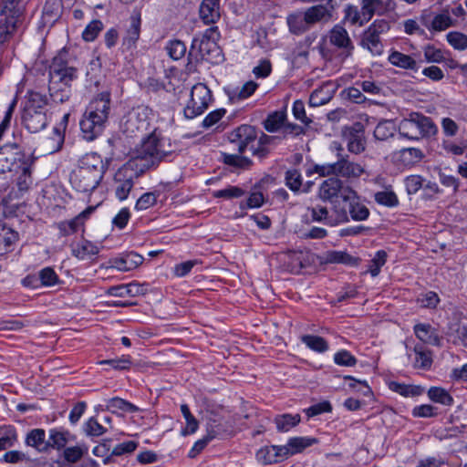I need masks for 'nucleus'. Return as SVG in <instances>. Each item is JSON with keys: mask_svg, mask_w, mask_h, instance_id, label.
Masks as SVG:
<instances>
[{"mask_svg": "<svg viewBox=\"0 0 467 467\" xmlns=\"http://www.w3.org/2000/svg\"><path fill=\"white\" fill-rule=\"evenodd\" d=\"M175 150L171 140L155 129L136 148L135 159L143 161V167L149 169L171 157Z\"/></svg>", "mask_w": 467, "mask_h": 467, "instance_id": "f257e3e1", "label": "nucleus"}, {"mask_svg": "<svg viewBox=\"0 0 467 467\" xmlns=\"http://www.w3.org/2000/svg\"><path fill=\"white\" fill-rule=\"evenodd\" d=\"M104 175V164L101 157L95 153H87L79 160L78 167L71 175V183L81 192H92L99 184Z\"/></svg>", "mask_w": 467, "mask_h": 467, "instance_id": "f03ea898", "label": "nucleus"}, {"mask_svg": "<svg viewBox=\"0 0 467 467\" xmlns=\"http://www.w3.org/2000/svg\"><path fill=\"white\" fill-rule=\"evenodd\" d=\"M313 171L322 177L334 176L352 181L358 179L365 172V169L360 163L351 161L348 155L338 153L337 161L317 164L314 166Z\"/></svg>", "mask_w": 467, "mask_h": 467, "instance_id": "7ed1b4c3", "label": "nucleus"}, {"mask_svg": "<svg viewBox=\"0 0 467 467\" xmlns=\"http://www.w3.org/2000/svg\"><path fill=\"white\" fill-rule=\"evenodd\" d=\"M400 136L412 140L429 138L437 133L438 128L430 117L419 112H411L399 124Z\"/></svg>", "mask_w": 467, "mask_h": 467, "instance_id": "20e7f679", "label": "nucleus"}, {"mask_svg": "<svg viewBox=\"0 0 467 467\" xmlns=\"http://www.w3.org/2000/svg\"><path fill=\"white\" fill-rule=\"evenodd\" d=\"M48 73L49 79L53 80L54 88L57 87L56 83L74 81L78 78V68L67 50L61 49L53 57Z\"/></svg>", "mask_w": 467, "mask_h": 467, "instance_id": "39448f33", "label": "nucleus"}, {"mask_svg": "<svg viewBox=\"0 0 467 467\" xmlns=\"http://www.w3.org/2000/svg\"><path fill=\"white\" fill-rule=\"evenodd\" d=\"M389 29V23L384 19L375 20L360 36L359 45L367 49L372 56L377 57L383 54L384 45L380 36Z\"/></svg>", "mask_w": 467, "mask_h": 467, "instance_id": "423d86ee", "label": "nucleus"}, {"mask_svg": "<svg viewBox=\"0 0 467 467\" xmlns=\"http://www.w3.org/2000/svg\"><path fill=\"white\" fill-rule=\"evenodd\" d=\"M212 100L211 90L206 85L198 83L192 88L191 99L184 108L186 119H193L204 112Z\"/></svg>", "mask_w": 467, "mask_h": 467, "instance_id": "0eeeda50", "label": "nucleus"}, {"mask_svg": "<svg viewBox=\"0 0 467 467\" xmlns=\"http://www.w3.org/2000/svg\"><path fill=\"white\" fill-rule=\"evenodd\" d=\"M149 121L144 109L130 111L123 119L121 129L127 137H139L148 130Z\"/></svg>", "mask_w": 467, "mask_h": 467, "instance_id": "6e6552de", "label": "nucleus"}, {"mask_svg": "<svg viewBox=\"0 0 467 467\" xmlns=\"http://www.w3.org/2000/svg\"><path fill=\"white\" fill-rule=\"evenodd\" d=\"M347 188L351 187L345 185L339 178L329 176V178L324 180L319 185L317 196L323 202L337 205L336 202L339 197L343 200Z\"/></svg>", "mask_w": 467, "mask_h": 467, "instance_id": "1a4fd4ad", "label": "nucleus"}, {"mask_svg": "<svg viewBox=\"0 0 467 467\" xmlns=\"http://www.w3.org/2000/svg\"><path fill=\"white\" fill-rule=\"evenodd\" d=\"M310 213L313 222L325 223L329 225H335L338 223L348 222V212L339 207V205H333L332 211L335 214V218L329 215L328 209L326 206L317 204L314 207L307 208Z\"/></svg>", "mask_w": 467, "mask_h": 467, "instance_id": "9d476101", "label": "nucleus"}, {"mask_svg": "<svg viewBox=\"0 0 467 467\" xmlns=\"http://www.w3.org/2000/svg\"><path fill=\"white\" fill-rule=\"evenodd\" d=\"M228 139L230 143L237 148L238 153H244L256 141L257 133L253 126L241 125L229 133Z\"/></svg>", "mask_w": 467, "mask_h": 467, "instance_id": "9b49d317", "label": "nucleus"}, {"mask_svg": "<svg viewBox=\"0 0 467 467\" xmlns=\"http://www.w3.org/2000/svg\"><path fill=\"white\" fill-rule=\"evenodd\" d=\"M329 42L332 46L340 50L339 56L346 59L349 57L354 50V45L348 31L341 26H335L329 32Z\"/></svg>", "mask_w": 467, "mask_h": 467, "instance_id": "f8f14e48", "label": "nucleus"}, {"mask_svg": "<svg viewBox=\"0 0 467 467\" xmlns=\"http://www.w3.org/2000/svg\"><path fill=\"white\" fill-rule=\"evenodd\" d=\"M0 18V47L8 44L23 26L24 18L17 16L3 15Z\"/></svg>", "mask_w": 467, "mask_h": 467, "instance_id": "ddd939ff", "label": "nucleus"}, {"mask_svg": "<svg viewBox=\"0 0 467 467\" xmlns=\"http://www.w3.org/2000/svg\"><path fill=\"white\" fill-rule=\"evenodd\" d=\"M343 201L348 203V212L354 221H365L369 216V210L360 202V197L353 188H347Z\"/></svg>", "mask_w": 467, "mask_h": 467, "instance_id": "4468645a", "label": "nucleus"}, {"mask_svg": "<svg viewBox=\"0 0 467 467\" xmlns=\"http://www.w3.org/2000/svg\"><path fill=\"white\" fill-rule=\"evenodd\" d=\"M110 96L109 93H101L88 105L86 114L99 122L106 123L110 109Z\"/></svg>", "mask_w": 467, "mask_h": 467, "instance_id": "2eb2a0df", "label": "nucleus"}, {"mask_svg": "<svg viewBox=\"0 0 467 467\" xmlns=\"http://www.w3.org/2000/svg\"><path fill=\"white\" fill-rule=\"evenodd\" d=\"M134 175L135 173L128 168L119 169L116 172L114 177L115 195L119 201H124L128 198L134 186Z\"/></svg>", "mask_w": 467, "mask_h": 467, "instance_id": "dca6fc26", "label": "nucleus"}, {"mask_svg": "<svg viewBox=\"0 0 467 467\" xmlns=\"http://www.w3.org/2000/svg\"><path fill=\"white\" fill-rule=\"evenodd\" d=\"M25 128L30 132H38L47 124V118L44 110H35L33 108H25L22 115Z\"/></svg>", "mask_w": 467, "mask_h": 467, "instance_id": "f3484780", "label": "nucleus"}, {"mask_svg": "<svg viewBox=\"0 0 467 467\" xmlns=\"http://www.w3.org/2000/svg\"><path fill=\"white\" fill-rule=\"evenodd\" d=\"M95 207L89 206L81 212L78 215L69 221H64L58 223V229L63 236H67L77 233L84 228L85 220L94 212Z\"/></svg>", "mask_w": 467, "mask_h": 467, "instance_id": "a211bd4d", "label": "nucleus"}, {"mask_svg": "<svg viewBox=\"0 0 467 467\" xmlns=\"http://www.w3.org/2000/svg\"><path fill=\"white\" fill-rule=\"evenodd\" d=\"M140 35V18L131 16L129 27L122 37L121 50L122 52L131 51L136 48L137 42Z\"/></svg>", "mask_w": 467, "mask_h": 467, "instance_id": "6ab92c4d", "label": "nucleus"}, {"mask_svg": "<svg viewBox=\"0 0 467 467\" xmlns=\"http://www.w3.org/2000/svg\"><path fill=\"white\" fill-rule=\"evenodd\" d=\"M200 17L205 25H213L221 18L220 0H202L199 8Z\"/></svg>", "mask_w": 467, "mask_h": 467, "instance_id": "aec40b11", "label": "nucleus"}, {"mask_svg": "<svg viewBox=\"0 0 467 467\" xmlns=\"http://www.w3.org/2000/svg\"><path fill=\"white\" fill-rule=\"evenodd\" d=\"M414 333L417 338L425 344L441 346V337L438 335L436 329L429 324L415 325Z\"/></svg>", "mask_w": 467, "mask_h": 467, "instance_id": "412c9836", "label": "nucleus"}, {"mask_svg": "<svg viewBox=\"0 0 467 467\" xmlns=\"http://www.w3.org/2000/svg\"><path fill=\"white\" fill-rule=\"evenodd\" d=\"M103 127L104 123L97 121V119L90 118L86 113L80 121L83 138L88 141L95 140L102 132Z\"/></svg>", "mask_w": 467, "mask_h": 467, "instance_id": "4be33fe9", "label": "nucleus"}, {"mask_svg": "<svg viewBox=\"0 0 467 467\" xmlns=\"http://www.w3.org/2000/svg\"><path fill=\"white\" fill-rule=\"evenodd\" d=\"M142 261L143 258L140 254L136 253H130L114 258L111 261V266L119 271L128 272L136 268L142 263Z\"/></svg>", "mask_w": 467, "mask_h": 467, "instance_id": "5701e85b", "label": "nucleus"}, {"mask_svg": "<svg viewBox=\"0 0 467 467\" xmlns=\"http://www.w3.org/2000/svg\"><path fill=\"white\" fill-rule=\"evenodd\" d=\"M72 82L63 81L62 83H56L57 87L54 88L53 80L49 79L48 91L52 100L56 103L67 101L71 96Z\"/></svg>", "mask_w": 467, "mask_h": 467, "instance_id": "b1692460", "label": "nucleus"}, {"mask_svg": "<svg viewBox=\"0 0 467 467\" xmlns=\"http://www.w3.org/2000/svg\"><path fill=\"white\" fill-rule=\"evenodd\" d=\"M286 22L289 31L294 35H302L309 29L305 12H296L288 15Z\"/></svg>", "mask_w": 467, "mask_h": 467, "instance_id": "393cba45", "label": "nucleus"}, {"mask_svg": "<svg viewBox=\"0 0 467 467\" xmlns=\"http://www.w3.org/2000/svg\"><path fill=\"white\" fill-rule=\"evenodd\" d=\"M18 239V234L0 221V254L9 251L11 245Z\"/></svg>", "mask_w": 467, "mask_h": 467, "instance_id": "a878e982", "label": "nucleus"}, {"mask_svg": "<svg viewBox=\"0 0 467 467\" xmlns=\"http://www.w3.org/2000/svg\"><path fill=\"white\" fill-rule=\"evenodd\" d=\"M309 27L319 22H327L331 18L330 11L322 5L312 6L305 12Z\"/></svg>", "mask_w": 467, "mask_h": 467, "instance_id": "bb28decb", "label": "nucleus"}, {"mask_svg": "<svg viewBox=\"0 0 467 467\" xmlns=\"http://www.w3.org/2000/svg\"><path fill=\"white\" fill-rule=\"evenodd\" d=\"M99 252V246L88 240H82L72 245V254L80 260H85L89 256L96 255Z\"/></svg>", "mask_w": 467, "mask_h": 467, "instance_id": "cd10ccee", "label": "nucleus"}, {"mask_svg": "<svg viewBox=\"0 0 467 467\" xmlns=\"http://www.w3.org/2000/svg\"><path fill=\"white\" fill-rule=\"evenodd\" d=\"M215 36H218V28L217 26H212L205 30L202 38H193L190 50V55L194 49L198 48V51L203 57V52L206 47L209 46L210 41L212 40L214 43Z\"/></svg>", "mask_w": 467, "mask_h": 467, "instance_id": "c85d7f7f", "label": "nucleus"}, {"mask_svg": "<svg viewBox=\"0 0 467 467\" xmlns=\"http://www.w3.org/2000/svg\"><path fill=\"white\" fill-rule=\"evenodd\" d=\"M389 61L393 66L403 69L417 70L418 68L416 61L410 56L399 51H392L389 56Z\"/></svg>", "mask_w": 467, "mask_h": 467, "instance_id": "c756f323", "label": "nucleus"}, {"mask_svg": "<svg viewBox=\"0 0 467 467\" xmlns=\"http://www.w3.org/2000/svg\"><path fill=\"white\" fill-rule=\"evenodd\" d=\"M423 158L422 150L418 148H404L399 151V160L405 166L414 165Z\"/></svg>", "mask_w": 467, "mask_h": 467, "instance_id": "7c9ffc66", "label": "nucleus"}, {"mask_svg": "<svg viewBox=\"0 0 467 467\" xmlns=\"http://www.w3.org/2000/svg\"><path fill=\"white\" fill-rule=\"evenodd\" d=\"M22 1L23 0H0V16H17V17L24 18Z\"/></svg>", "mask_w": 467, "mask_h": 467, "instance_id": "2f4dec72", "label": "nucleus"}, {"mask_svg": "<svg viewBox=\"0 0 467 467\" xmlns=\"http://www.w3.org/2000/svg\"><path fill=\"white\" fill-rule=\"evenodd\" d=\"M45 439L46 432L43 429H34L27 433L26 443V445L34 447L41 451L47 448Z\"/></svg>", "mask_w": 467, "mask_h": 467, "instance_id": "473e14b6", "label": "nucleus"}, {"mask_svg": "<svg viewBox=\"0 0 467 467\" xmlns=\"http://www.w3.org/2000/svg\"><path fill=\"white\" fill-rule=\"evenodd\" d=\"M414 353L416 355L414 367L417 368L428 369L432 364L431 351L424 348L422 345H416L414 347Z\"/></svg>", "mask_w": 467, "mask_h": 467, "instance_id": "72a5a7b5", "label": "nucleus"}, {"mask_svg": "<svg viewBox=\"0 0 467 467\" xmlns=\"http://www.w3.org/2000/svg\"><path fill=\"white\" fill-rule=\"evenodd\" d=\"M389 387L392 391L404 397H417L423 393L420 386L406 385L396 381L389 382Z\"/></svg>", "mask_w": 467, "mask_h": 467, "instance_id": "f704fd0d", "label": "nucleus"}, {"mask_svg": "<svg viewBox=\"0 0 467 467\" xmlns=\"http://www.w3.org/2000/svg\"><path fill=\"white\" fill-rule=\"evenodd\" d=\"M107 294L112 296L125 297L135 296L140 294V285L137 284H128L111 286L108 289Z\"/></svg>", "mask_w": 467, "mask_h": 467, "instance_id": "c9c22d12", "label": "nucleus"}, {"mask_svg": "<svg viewBox=\"0 0 467 467\" xmlns=\"http://www.w3.org/2000/svg\"><path fill=\"white\" fill-rule=\"evenodd\" d=\"M301 420L299 414H283L275 419L276 429L279 431L286 432L296 427Z\"/></svg>", "mask_w": 467, "mask_h": 467, "instance_id": "e433bc0d", "label": "nucleus"}, {"mask_svg": "<svg viewBox=\"0 0 467 467\" xmlns=\"http://www.w3.org/2000/svg\"><path fill=\"white\" fill-rule=\"evenodd\" d=\"M106 410L112 413H118L119 411L135 412L139 410L135 405L118 397L107 400Z\"/></svg>", "mask_w": 467, "mask_h": 467, "instance_id": "4c0bfd02", "label": "nucleus"}, {"mask_svg": "<svg viewBox=\"0 0 467 467\" xmlns=\"http://www.w3.org/2000/svg\"><path fill=\"white\" fill-rule=\"evenodd\" d=\"M428 397L433 402L444 406H451L453 403V398L451 394L445 389L440 387H431L428 390Z\"/></svg>", "mask_w": 467, "mask_h": 467, "instance_id": "58836bf2", "label": "nucleus"}, {"mask_svg": "<svg viewBox=\"0 0 467 467\" xmlns=\"http://www.w3.org/2000/svg\"><path fill=\"white\" fill-rule=\"evenodd\" d=\"M242 153H222V160L223 163L235 168L247 169L251 166L252 161L244 156H241Z\"/></svg>", "mask_w": 467, "mask_h": 467, "instance_id": "ea45409f", "label": "nucleus"}, {"mask_svg": "<svg viewBox=\"0 0 467 467\" xmlns=\"http://www.w3.org/2000/svg\"><path fill=\"white\" fill-rule=\"evenodd\" d=\"M301 341L306 344L307 348L316 352L323 353L328 349V344L319 336L304 335L301 337Z\"/></svg>", "mask_w": 467, "mask_h": 467, "instance_id": "a19ab883", "label": "nucleus"}, {"mask_svg": "<svg viewBox=\"0 0 467 467\" xmlns=\"http://www.w3.org/2000/svg\"><path fill=\"white\" fill-rule=\"evenodd\" d=\"M181 411L185 419L186 427L182 430L181 434L182 436H187L189 434L194 433L199 427V422L195 419V417L191 413L190 409L187 404L181 405Z\"/></svg>", "mask_w": 467, "mask_h": 467, "instance_id": "79ce46f5", "label": "nucleus"}, {"mask_svg": "<svg viewBox=\"0 0 467 467\" xmlns=\"http://www.w3.org/2000/svg\"><path fill=\"white\" fill-rule=\"evenodd\" d=\"M285 113L283 111H275L270 114L264 121V128L269 132H275L281 127L284 128Z\"/></svg>", "mask_w": 467, "mask_h": 467, "instance_id": "37998d69", "label": "nucleus"}, {"mask_svg": "<svg viewBox=\"0 0 467 467\" xmlns=\"http://www.w3.org/2000/svg\"><path fill=\"white\" fill-rule=\"evenodd\" d=\"M290 450L293 455L303 451L306 448L310 447L318 442L316 438L310 437H294L288 440Z\"/></svg>", "mask_w": 467, "mask_h": 467, "instance_id": "c03bdc74", "label": "nucleus"}, {"mask_svg": "<svg viewBox=\"0 0 467 467\" xmlns=\"http://www.w3.org/2000/svg\"><path fill=\"white\" fill-rule=\"evenodd\" d=\"M385 9L384 0H363L361 12L366 20L371 18L376 13H379Z\"/></svg>", "mask_w": 467, "mask_h": 467, "instance_id": "a18cd8bd", "label": "nucleus"}, {"mask_svg": "<svg viewBox=\"0 0 467 467\" xmlns=\"http://www.w3.org/2000/svg\"><path fill=\"white\" fill-rule=\"evenodd\" d=\"M137 446V442L133 441H128L120 444H118L112 450L111 453L108 457L103 459V462L105 464H108L113 461L114 456H120L126 453H130L136 450Z\"/></svg>", "mask_w": 467, "mask_h": 467, "instance_id": "49530a36", "label": "nucleus"}, {"mask_svg": "<svg viewBox=\"0 0 467 467\" xmlns=\"http://www.w3.org/2000/svg\"><path fill=\"white\" fill-rule=\"evenodd\" d=\"M327 260L330 263L344 264L347 265H357L358 259L343 251H332L327 254Z\"/></svg>", "mask_w": 467, "mask_h": 467, "instance_id": "de8ad7c7", "label": "nucleus"}, {"mask_svg": "<svg viewBox=\"0 0 467 467\" xmlns=\"http://www.w3.org/2000/svg\"><path fill=\"white\" fill-rule=\"evenodd\" d=\"M275 140V137L262 134L257 140V146L252 145L250 150L254 156L264 158L268 154L267 145L271 144Z\"/></svg>", "mask_w": 467, "mask_h": 467, "instance_id": "09e8293b", "label": "nucleus"}, {"mask_svg": "<svg viewBox=\"0 0 467 467\" xmlns=\"http://www.w3.org/2000/svg\"><path fill=\"white\" fill-rule=\"evenodd\" d=\"M165 49L169 57L173 60L181 59L186 53L185 44L178 39L169 41Z\"/></svg>", "mask_w": 467, "mask_h": 467, "instance_id": "8fccbe9b", "label": "nucleus"}, {"mask_svg": "<svg viewBox=\"0 0 467 467\" xmlns=\"http://www.w3.org/2000/svg\"><path fill=\"white\" fill-rule=\"evenodd\" d=\"M83 431L88 437H99L106 433L107 429L96 418H89L83 425Z\"/></svg>", "mask_w": 467, "mask_h": 467, "instance_id": "3c124183", "label": "nucleus"}, {"mask_svg": "<svg viewBox=\"0 0 467 467\" xmlns=\"http://www.w3.org/2000/svg\"><path fill=\"white\" fill-rule=\"evenodd\" d=\"M211 428L216 431V437L219 434L226 431L227 426L223 417L219 414L211 412L210 416L207 418L206 432H209Z\"/></svg>", "mask_w": 467, "mask_h": 467, "instance_id": "603ef678", "label": "nucleus"}, {"mask_svg": "<svg viewBox=\"0 0 467 467\" xmlns=\"http://www.w3.org/2000/svg\"><path fill=\"white\" fill-rule=\"evenodd\" d=\"M216 437V431L213 428L210 429L209 432H206V435L198 440L192 448L189 451L190 458H195L202 450L209 444Z\"/></svg>", "mask_w": 467, "mask_h": 467, "instance_id": "864d4df0", "label": "nucleus"}, {"mask_svg": "<svg viewBox=\"0 0 467 467\" xmlns=\"http://www.w3.org/2000/svg\"><path fill=\"white\" fill-rule=\"evenodd\" d=\"M286 186L293 192H298L302 186L303 178L300 171L296 169L286 171L285 175Z\"/></svg>", "mask_w": 467, "mask_h": 467, "instance_id": "5fc2aeb1", "label": "nucleus"}, {"mask_svg": "<svg viewBox=\"0 0 467 467\" xmlns=\"http://www.w3.org/2000/svg\"><path fill=\"white\" fill-rule=\"evenodd\" d=\"M394 134V126L389 120L380 121L374 130V137L379 140H386Z\"/></svg>", "mask_w": 467, "mask_h": 467, "instance_id": "6e6d98bb", "label": "nucleus"}, {"mask_svg": "<svg viewBox=\"0 0 467 467\" xmlns=\"http://www.w3.org/2000/svg\"><path fill=\"white\" fill-rule=\"evenodd\" d=\"M375 201L381 205L395 207L399 204V199L392 191H382L375 193Z\"/></svg>", "mask_w": 467, "mask_h": 467, "instance_id": "4d7b16f0", "label": "nucleus"}, {"mask_svg": "<svg viewBox=\"0 0 467 467\" xmlns=\"http://www.w3.org/2000/svg\"><path fill=\"white\" fill-rule=\"evenodd\" d=\"M447 41L457 50L467 49V36L463 33L452 31L447 34Z\"/></svg>", "mask_w": 467, "mask_h": 467, "instance_id": "13d9d810", "label": "nucleus"}, {"mask_svg": "<svg viewBox=\"0 0 467 467\" xmlns=\"http://www.w3.org/2000/svg\"><path fill=\"white\" fill-rule=\"evenodd\" d=\"M102 29V22L97 19L93 20L84 29L82 33V37L87 42L94 41Z\"/></svg>", "mask_w": 467, "mask_h": 467, "instance_id": "bf43d9fd", "label": "nucleus"}, {"mask_svg": "<svg viewBox=\"0 0 467 467\" xmlns=\"http://www.w3.org/2000/svg\"><path fill=\"white\" fill-rule=\"evenodd\" d=\"M258 85L254 81H247L240 88L234 90L231 99H244L249 98L256 90Z\"/></svg>", "mask_w": 467, "mask_h": 467, "instance_id": "052dcab7", "label": "nucleus"}, {"mask_svg": "<svg viewBox=\"0 0 467 467\" xmlns=\"http://www.w3.org/2000/svg\"><path fill=\"white\" fill-rule=\"evenodd\" d=\"M289 442L286 445L281 446H271L269 447V451L273 452L268 458V462H278L280 458H287L293 455L292 451L290 450Z\"/></svg>", "mask_w": 467, "mask_h": 467, "instance_id": "680f3d73", "label": "nucleus"}, {"mask_svg": "<svg viewBox=\"0 0 467 467\" xmlns=\"http://www.w3.org/2000/svg\"><path fill=\"white\" fill-rule=\"evenodd\" d=\"M386 260L387 253L383 250L378 251L368 265V272L372 276H377L379 274L380 268L385 265Z\"/></svg>", "mask_w": 467, "mask_h": 467, "instance_id": "e2e57ef3", "label": "nucleus"}, {"mask_svg": "<svg viewBox=\"0 0 467 467\" xmlns=\"http://www.w3.org/2000/svg\"><path fill=\"white\" fill-rule=\"evenodd\" d=\"M424 25L435 31H442L451 26V18L446 14H440L434 16L431 26H429L426 22H424Z\"/></svg>", "mask_w": 467, "mask_h": 467, "instance_id": "0e129e2a", "label": "nucleus"}, {"mask_svg": "<svg viewBox=\"0 0 467 467\" xmlns=\"http://www.w3.org/2000/svg\"><path fill=\"white\" fill-rule=\"evenodd\" d=\"M418 304L424 308H435L440 302L439 296L432 291L420 294L417 298Z\"/></svg>", "mask_w": 467, "mask_h": 467, "instance_id": "69168bd1", "label": "nucleus"}, {"mask_svg": "<svg viewBox=\"0 0 467 467\" xmlns=\"http://www.w3.org/2000/svg\"><path fill=\"white\" fill-rule=\"evenodd\" d=\"M66 434L62 431H58L55 429L49 431V439L47 441V447L60 449L67 444Z\"/></svg>", "mask_w": 467, "mask_h": 467, "instance_id": "338daca9", "label": "nucleus"}, {"mask_svg": "<svg viewBox=\"0 0 467 467\" xmlns=\"http://www.w3.org/2000/svg\"><path fill=\"white\" fill-rule=\"evenodd\" d=\"M47 105V99L38 92H32L25 108H33L35 110H44Z\"/></svg>", "mask_w": 467, "mask_h": 467, "instance_id": "774afa93", "label": "nucleus"}]
</instances>
